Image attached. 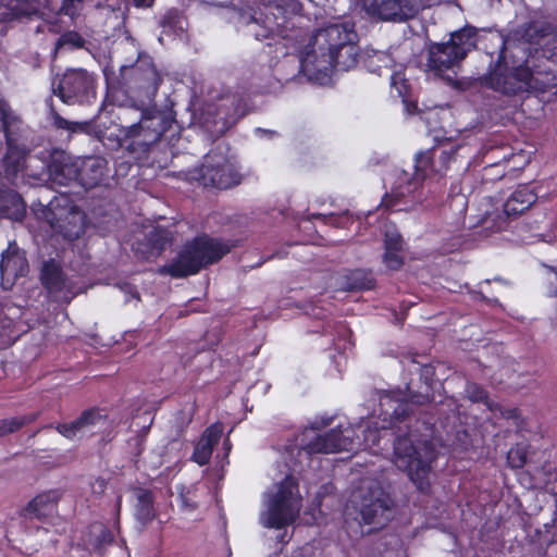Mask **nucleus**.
<instances>
[{"label": "nucleus", "instance_id": "1", "mask_svg": "<svg viewBox=\"0 0 557 557\" xmlns=\"http://www.w3.org/2000/svg\"><path fill=\"white\" fill-rule=\"evenodd\" d=\"M380 407L387 428L395 435L394 463L406 472L416 487L426 493L430 490L429 474L431 465L436 458L433 444L429 440H420V425L430 430V423L421 422L414 414V405L406 399L385 394L380 397Z\"/></svg>", "mask_w": 557, "mask_h": 557}, {"label": "nucleus", "instance_id": "2", "mask_svg": "<svg viewBox=\"0 0 557 557\" xmlns=\"http://www.w3.org/2000/svg\"><path fill=\"white\" fill-rule=\"evenodd\" d=\"M111 113L119 120L116 144L141 159L150 148L164 139L169 143L177 138V123L172 109L159 110L156 104L146 103L129 108L123 115L121 108Z\"/></svg>", "mask_w": 557, "mask_h": 557}, {"label": "nucleus", "instance_id": "3", "mask_svg": "<svg viewBox=\"0 0 557 557\" xmlns=\"http://www.w3.org/2000/svg\"><path fill=\"white\" fill-rule=\"evenodd\" d=\"M164 74L148 54H139L134 64L121 66L119 75L106 74V102L129 113V108L151 103L163 83Z\"/></svg>", "mask_w": 557, "mask_h": 557}, {"label": "nucleus", "instance_id": "4", "mask_svg": "<svg viewBox=\"0 0 557 557\" xmlns=\"http://www.w3.org/2000/svg\"><path fill=\"white\" fill-rule=\"evenodd\" d=\"M235 247V240L198 234L186 242L177 257L164 265L162 272L175 278L195 275L218 263Z\"/></svg>", "mask_w": 557, "mask_h": 557}, {"label": "nucleus", "instance_id": "5", "mask_svg": "<svg viewBox=\"0 0 557 557\" xmlns=\"http://www.w3.org/2000/svg\"><path fill=\"white\" fill-rule=\"evenodd\" d=\"M506 42L502 40L496 59H492L486 73L478 77L481 87L507 97L528 91L533 81V71L527 62L509 66Z\"/></svg>", "mask_w": 557, "mask_h": 557}, {"label": "nucleus", "instance_id": "6", "mask_svg": "<svg viewBox=\"0 0 557 557\" xmlns=\"http://www.w3.org/2000/svg\"><path fill=\"white\" fill-rule=\"evenodd\" d=\"M466 146L450 143L419 151L414 156V171L409 180L412 190L417 189L428 178H442L454 164H460L463 156L460 153Z\"/></svg>", "mask_w": 557, "mask_h": 557}, {"label": "nucleus", "instance_id": "7", "mask_svg": "<svg viewBox=\"0 0 557 557\" xmlns=\"http://www.w3.org/2000/svg\"><path fill=\"white\" fill-rule=\"evenodd\" d=\"M52 94L67 106H85L97 98V75L82 67H67L53 79Z\"/></svg>", "mask_w": 557, "mask_h": 557}, {"label": "nucleus", "instance_id": "8", "mask_svg": "<svg viewBox=\"0 0 557 557\" xmlns=\"http://www.w3.org/2000/svg\"><path fill=\"white\" fill-rule=\"evenodd\" d=\"M199 181L206 187L227 189L239 184L240 176L225 156L210 150L200 166Z\"/></svg>", "mask_w": 557, "mask_h": 557}, {"label": "nucleus", "instance_id": "9", "mask_svg": "<svg viewBox=\"0 0 557 557\" xmlns=\"http://www.w3.org/2000/svg\"><path fill=\"white\" fill-rule=\"evenodd\" d=\"M392 498L381 488L370 491L361 498L360 523L370 525L368 533L383 529L392 519Z\"/></svg>", "mask_w": 557, "mask_h": 557}, {"label": "nucleus", "instance_id": "10", "mask_svg": "<svg viewBox=\"0 0 557 557\" xmlns=\"http://www.w3.org/2000/svg\"><path fill=\"white\" fill-rule=\"evenodd\" d=\"M39 280L49 296L57 298L63 293V300L66 304L78 294L76 283L67 277L62 267L52 258L44 261Z\"/></svg>", "mask_w": 557, "mask_h": 557}, {"label": "nucleus", "instance_id": "11", "mask_svg": "<svg viewBox=\"0 0 557 557\" xmlns=\"http://www.w3.org/2000/svg\"><path fill=\"white\" fill-rule=\"evenodd\" d=\"M41 207L36 210V203L32 205V209L38 218L45 220L53 228H63L65 223H71L70 219L81 215V211L74 200L66 194H59L50 199L47 203L38 202Z\"/></svg>", "mask_w": 557, "mask_h": 557}, {"label": "nucleus", "instance_id": "12", "mask_svg": "<svg viewBox=\"0 0 557 557\" xmlns=\"http://www.w3.org/2000/svg\"><path fill=\"white\" fill-rule=\"evenodd\" d=\"M7 151L1 160L3 175L8 182L14 183L18 175L26 169V160L29 149L21 140L20 134H7L3 136Z\"/></svg>", "mask_w": 557, "mask_h": 557}, {"label": "nucleus", "instance_id": "13", "mask_svg": "<svg viewBox=\"0 0 557 557\" xmlns=\"http://www.w3.org/2000/svg\"><path fill=\"white\" fill-rule=\"evenodd\" d=\"M28 261L18 247L10 244L2 252L0 260L1 286L9 290L16 283V280L28 272Z\"/></svg>", "mask_w": 557, "mask_h": 557}, {"label": "nucleus", "instance_id": "14", "mask_svg": "<svg viewBox=\"0 0 557 557\" xmlns=\"http://www.w3.org/2000/svg\"><path fill=\"white\" fill-rule=\"evenodd\" d=\"M48 173L51 182L60 186H67L72 182L78 183V161L64 150L54 149L48 162Z\"/></svg>", "mask_w": 557, "mask_h": 557}, {"label": "nucleus", "instance_id": "15", "mask_svg": "<svg viewBox=\"0 0 557 557\" xmlns=\"http://www.w3.org/2000/svg\"><path fill=\"white\" fill-rule=\"evenodd\" d=\"M366 11L383 21H406L414 15L410 0H360Z\"/></svg>", "mask_w": 557, "mask_h": 557}, {"label": "nucleus", "instance_id": "16", "mask_svg": "<svg viewBox=\"0 0 557 557\" xmlns=\"http://www.w3.org/2000/svg\"><path fill=\"white\" fill-rule=\"evenodd\" d=\"M462 57L447 42H432L428 50V66L441 74L462 61Z\"/></svg>", "mask_w": 557, "mask_h": 557}, {"label": "nucleus", "instance_id": "17", "mask_svg": "<svg viewBox=\"0 0 557 557\" xmlns=\"http://www.w3.org/2000/svg\"><path fill=\"white\" fill-rule=\"evenodd\" d=\"M78 183L86 189L101 184L107 176L108 162L102 157L89 156L78 161Z\"/></svg>", "mask_w": 557, "mask_h": 557}, {"label": "nucleus", "instance_id": "18", "mask_svg": "<svg viewBox=\"0 0 557 557\" xmlns=\"http://www.w3.org/2000/svg\"><path fill=\"white\" fill-rule=\"evenodd\" d=\"M347 441L339 428H334L308 442L304 449L309 454H332L346 448Z\"/></svg>", "mask_w": 557, "mask_h": 557}, {"label": "nucleus", "instance_id": "19", "mask_svg": "<svg viewBox=\"0 0 557 557\" xmlns=\"http://www.w3.org/2000/svg\"><path fill=\"white\" fill-rule=\"evenodd\" d=\"M537 200L536 193L527 184L519 185L504 203L508 216H518L531 208Z\"/></svg>", "mask_w": 557, "mask_h": 557}, {"label": "nucleus", "instance_id": "20", "mask_svg": "<svg viewBox=\"0 0 557 557\" xmlns=\"http://www.w3.org/2000/svg\"><path fill=\"white\" fill-rule=\"evenodd\" d=\"M61 496L62 493L59 490L40 493L28 502L24 510L38 520H45L57 509Z\"/></svg>", "mask_w": 557, "mask_h": 557}, {"label": "nucleus", "instance_id": "21", "mask_svg": "<svg viewBox=\"0 0 557 557\" xmlns=\"http://www.w3.org/2000/svg\"><path fill=\"white\" fill-rule=\"evenodd\" d=\"M356 33L352 28L344 24H332L327 27L319 30L318 37L323 38L324 42L321 46L322 49L327 50V54L341 48L346 41L355 40Z\"/></svg>", "mask_w": 557, "mask_h": 557}, {"label": "nucleus", "instance_id": "22", "mask_svg": "<svg viewBox=\"0 0 557 557\" xmlns=\"http://www.w3.org/2000/svg\"><path fill=\"white\" fill-rule=\"evenodd\" d=\"M295 520L293 502L272 497L269 504L267 527L283 529Z\"/></svg>", "mask_w": 557, "mask_h": 557}, {"label": "nucleus", "instance_id": "23", "mask_svg": "<svg viewBox=\"0 0 557 557\" xmlns=\"http://www.w3.org/2000/svg\"><path fill=\"white\" fill-rule=\"evenodd\" d=\"M26 213V203L13 189L0 190V218L22 221Z\"/></svg>", "mask_w": 557, "mask_h": 557}, {"label": "nucleus", "instance_id": "24", "mask_svg": "<svg viewBox=\"0 0 557 557\" xmlns=\"http://www.w3.org/2000/svg\"><path fill=\"white\" fill-rule=\"evenodd\" d=\"M0 7L5 9L4 15L10 18H34L42 17L44 13L40 11V3L37 0H0Z\"/></svg>", "mask_w": 557, "mask_h": 557}, {"label": "nucleus", "instance_id": "25", "mask_svg": "<svg viewBox=\"0 0 557 557\" xmlns=\"http://www.w3.org/2000/svg\"><path fill=\"white\" fill-rule=\"evenodd\" d=\"M172 242V235L165 227H153L145 237V243H138L137 252L147 256L160 255Z\"/></svg>", "mask_w": 557, "mask_h": 557}, {"label": "nucleus", "instance_id": "26", "mask_svg": "<svg viewBox=\"0 0 557 557\" xmlns=\"http://www.w3.org/2000/svg\"><path fill=\"white\" fill-rule=\"evenodd\" d=\"M357 58L358 46L355 40H349L329 54V62L335 70L348 71L357 64Z\"/></svg>", "mask_w": 557, "mask_h": 557}, {"label": "nucleus", "instance_id": "27", "mask_svg": "<svg viewBox=\"0 0 557 557\" xmlns=\"http://www.w3.org/2000/svg\"><path fill=\"white\" fill-rule=\"evenodd\" d=\"M478 42V30L471 25H466L459 30L450 34L449 44L454 46V49L459 55L465 59L467 54L476 48Z\"/></svg>", "mask_w": 557, "mask_h": 557}, {"label": "nucleus", "instance_id": "28", "mask_svg": "<svg viewBox=\"0 0 557 557\" xmlns=\"http://www.w3.org/2000/svg\"><path fill=\"white\" fill-rule=\"evenodd\" d=\"M48 120L50 125L57 131H64L69 134L88 133L90 123L70 121L63 117L55 109L52 99L49 100L48 104Z\"/></svg>", "mask_w": 557, "mask_h": 557}, {"label": "nucleus", "instance_id": "29", "mask_svg": "<svg viewBox=\"0 0 557 557\" xmlns=\"http://www.w3.org/2000/svg\"><path fill=\"white\" fill-rule=\"evenodd\" d=\"M136 518L143 524L151 522L156 518L154 495L151 490L138 487L136 490Z\"/></svg>", "mask_w": 557, "mask_h": 557}, {"label": "nucleus", "instance_id": "30", "mask_svg": "<svg viewBox=\"0 0 557 557\" xmlns=\"http://www.w3.org/2000/svg\"><path fill=\"white\" fill-rule=\"evenodd\" d=\"M0 125L3 136L22 133V119L14 113L10 103L2 97H0Z\"/></svg>", "mask_w": 557, "mask_h": 557}, {"label": "nucleus", "instance_id": "31", "mask_svg": "<svg viewBox=\"0 0 557 557\" xmlns=\"http://www.w3.org/2000/svg\"><path fill=\"white\" fill-rule=\"evenodd\" d=\"M40 416V412H32L21 417L0 419V438L20 431L27 424L35 422Z\"/></svg>", "mask_w": 557, "mask_h": 557}, {"label": "nucleus", "instance_id": "32", "mask_svg": "<svg viewBox=\"0 0 557 557\" xmlns=\"http://www.w3.org/2000/svg\"><path fill=\"white\" fill-rule=\"evenodd\" d=\"M375 280L371 273L357 269L350 271L346 276V288L348 290H370L374 288Z\"/></svg>", "mask_w": 557, "mask_h": 557}, {"label": "nucleus", "instance_id": "33", "mask_svg": "<svg viewBox=\"0 0 557 557\" xmlns=\"http://www.w3.org/2000/svg\"><path fill=\"white\" fill-rule=\"evenodd\" d=\"M79 422L83 424L85 433H91L92 429L99 424H104L108 420V414L104 409L100 407H91L85 409L78 416Z\"/></svg>", "mask_w": 557, "mask_h": 557}, {"label": "nucleus", "instance_id": "34", "mask_svg": "<svg viewBox=\"0 0 557 557\" xmlns=\"http://www.w3.org/2000/svg\"><path fill=\"white\" fill-rule=\"evenodd\" d=\"M85 42L86 40L79 33L75 30H66L55 41L54 50L59 51L65 47L70 50L79 49L85 46Z\"/></svg>", "mask_w": 557, "mask_h": 557}, {"label": "nucleus", "instance_id": "35", "mask_svg": "<svg viewBox=\"0 0 557 557\" xmlns=\"http://www.w3.org/2000/svg\"><path fill=\"white\" fill-rule=\"evenodd\" d=\"M466 392L469 399L473 403H481L491 410L497 407V404L490 399L488 392L478 383H469L466 387Z\"/></svg>", "mask_w": 557, "mask_h": 557}, {"label": "nucleus", "instance_id": "36", "mask_svg": "<svg viewBox=\"0 0 557 557\" xmlns=\"http://www.w3.org/2000/svg\"><path fill=\"white\" fill-rule=\"evenodd\" d=\"M160 26L162 27V33L169 36L174 35L178 29H182L181 15L178 11L175 9L168 10L160 20Z\"/></svg>", "mask_w": 557, "mask_h": 557}, {"label": "nucleus", "instance_id": "37", "mask_svg": "<svg viewBox=\"0 0 557 557\" xmlns=\"http://www.w3.org/2000/svg\"><path fill=\"white\" fill-rule=\"evenodd\" d=\"M82 425L83 424L79 422V419L77 417L73 421L58 423L55 425V430L65 438L75 440L78 436L81 437L86 434Z\"/></svg>", "mask_w": 557, "mask_h": 557}, {"label": "nucleus", "instance_id": "38", "mask_svg": "<svg viewBox=\"0 0 557 557\" xmlns=\"http://www.w3.org/2000/svg\"><path fill=\"white\" fill-rule=\"evenodd\" d=\"M391 85L400 98L411 96V85L404 71H395L391 74Z\"/></svg>", "mask_w": 557, "mask_h": 557}, {"label": "nucleus", "instance_id": "39", "mask_svg": "<svg viewBox=\"0 0 557 557\" xmlns=\"http://www.w3.org/2000/svg\"><path fill=\"white\" fill-rule=\"evenodd\" d=\"M213 448L201 440L195 445L191 460L199 466H206L210 462Z\"/></svg>", "mask_w": 557, "mask_h": 557}, {"label": "nucleus", "instance_id": "40", "mask_svg": "<svg viewBox=\"0 0 557 557\" xmlns=\"http://www.w3.org/2000/svg\"><path fill=\"white\" fill-rule=\"evenodd\" d=\"M297 487V481L293 475H286L280 483L276 493L273 495L274 498L282 500L292 502L293 491Z\"/></svg>", "mask_w": 557, "mask_h": 557}, {"label": "nucleus", "instance_id": "41", "mask_svg": "<svg viewBox=\"0 0 557 557\" xmlns=\"http://www.w3.org/2000/svg\"><path fill=\"white\" fill-rule=\"evenodd\" d=\"M222 426L218 423L211 424L203 431L201 436V441L206 444H209L214 449V446L219 443L222 436Z\"/></svg>", "mask_w": 557, "mask_h": 557}, {"label": "nucleus", "instance_id": "42", "mask_svg": "<svg viewBox=\"0 0 557 557\" xmlns=\"http://www.w3.org/2000/svg\"><path fill=\"white\" fill-rule=\"evenodd\" d=\"M541 53L543 58L553 63H557V35H553L546 39L541 47Z\"/></svg>", "mask_w": 557, "mask_h": 557}, {"label": "nucleus", "instance_id": "43", "mask_svg": "<svg viewBox=\"0 0 557 557\" xmlns=\"http://www.w3.org/2000/svg\"><path fill=\"white\" fill-rule=\"evenodd\" d=\"M113 542H114L113 532L106 525L101 524L100 532L96 536L95 542H94L95 549L100 550L103 547L111 545Z\"/></svg>", "mask_w": 557, "mask_h": 557}, {"label": "nucleus", "instance_id": "44", "mask_svg": "<svg viewBox=\"0 0 557 557\" xmlns=\"http://www.w3.org/2000/svg\"><path fill=\"white\" fill-rule=\"evenodd\" d=\"M401 250H385L383 261L391 270H399L404 264V259L399 255Z\"/></svg>", "mask_w": 557, "mask_h": 557}, {"label": "nucleus", "instance_id": "45", "mask_svg": "<svg viewBox=\"0 0 557 557\" xmlns=\"http://www.w3.org/2000/svg\"><path fill=\"white\" fill-rule=\"evenodd\" d=\"M83 0H62L58 14L67 15L72 20L78 15V7Z\"/></svg>", "mask_w": 557, "mask_h": 557}, {"label": "nucleus", "instance_id": "46", "mask_svg": "<svg viewBox=\"0 0 557 557\" xmlns=\"http://www.w3.org/2000/svg\"><path fill=\"white\" fill-rule=\"evenodd\" d=\"M403 237L397 232H386L384 238L385 250H403Z\"/></svg>", "mask_w": 557, "mask_h": 557}, {"label": "nucleus", "instance_id": "47", "mask_svg": "<svg viewBox=\"0 0 557 557\" xmlns=\"http://www.w3.org/2000/svg\"><path fill=\"white\" fill-rule=\"evenodd\" d=\"M507 460L511 468L519 469L525 465L527 456L518 449H510L507 454Z\"/></svg>", "mask_w": 557, "mask_h": 557}, {"label": "nucleus", "instance_id": "48", "mask_svg": "<svg viewBox=\"0 0 557 557\" xmlns=\"http://www.w3.org/2000/svg\"><path fill=\"white\" fill-rule=\"evenodd\" d=\"M232 104L234 107L232 116L240 117L247 113L248 103L244 97H233Z\"/></svg>", "mask_w": 557, "mask_h": 557}, {"label": "nucleus", "instance_id": "49", "mask_svg": "<svg viewBox=\"0 0 557 557\" xmlns=\"http://www.w3.org/2000/svg\"><path fill=\"white\" fill-rule=\"evenodd\" d=\"M408 114H416L419 112L418 102L411 99V96L401 98Z\"/></svg>", "mask_w": 557, "mask_h": 557}, {"label": "nucleus", "instance_id": "50", "mask_svg": "<svg viewBox=\"0 0 557 557\" xmlns=\"http://www.w3.org/2000/svg\"><path fill=\"white\" fill-rule=\"evenodd\" d=\"M154 1L156 0H125V3L138 9H148L153 5Z\"/></svg>", "mask_w": 557, "mask_h": 557}, {"label": "nucleus", "instance_id": "51", "mask_svg": "<svg viewBox=\"0 0 557 557\" xmlns=\"http://www.w3.org/2000/svg\"><path fill=\"white\" fill-rule=\"evenodd\" d=\"M500 414L506 419H518L520 418V411L518 408H508L500 410Z\"/></svg>", "mask_w": 557, "mask_h": 557}, {"label": "nucleus", "instance_id": "52", "mask_svg": "<svg viewBox=\"0 0 557 557\" xmlns=\"http://www.w3.org/2000/svg\"><path fill=\"white\" fill-rule=\"evenodd\" d=\"M325 220H327V223L332 224V225H335V226H339L341 225V220L343 219V216L341 215H334V214H331L330 216H323Z\"/></svg>", "mask_w": 557, "mask_h": 557}, {"label": "nucleus", "instance_id": "53", "mask_svg": "<svg viewBox=\"0 0 557 557\" xmlns=\"http://www.w3.org/2000/svg\"><path fill=\"white\" fill-rule=\"evenodd\" d=\"M549 271L554 272L555 274V277H556V286L550 289V296H554V297H557V269L554 268V267H547Z\"/></svg>", "mask_w": 557, "mask_h": 557}, {"label": "nucleus", "instance_id": "54", "mask_svg": "<svg viewBox=\"0 0 557 557\" xmlns=\"http://www.w3.org/2000/svg\"><path fill=\"white\" fill-rule=\"evenodd\" d=\"M143 443H144V438H141V437L136 438V447H137L136 456H139L143 453V450H144Z\"/></svg>", "mask_w": 557, "mask_h": 557}, {"label": "nucleus", "instance_id": "55", "mask_svg": "<svg viewBox=\"0 0 557 557\" xmlns=\"http://www.w3.org/2000/svg\"><path fill=\"white\" fill-rule=\"evenodd\" d=\"M462 145L465 146V144H462ZM460 153L463 156V158L461 159V163L454 164L453 168L456 166V169H460L462 166L463 160L467 158L466 153H469V149H468L467 145H466V148Z\"/></svg>", "mask_w": 557, "mask_h": 557}, {"label": "nucleus", "instance_id": "56", "mask_svg": "<svg viewBox=\"0 0 557 557\" xmlns=\"http://www.w3.org/2000/svg\"><path fill=\"white\" fill-rule=\"evenodd\" d=\"M306 35H307V32H304V33H302V30L300 29V30H299V33H298L297 35H295V38L297 39V38H299V37H304V36H306Z\"/></svg>", "mask_w": 557, "mask_h": 557}, {"label": "nucleus", "instance_id": "57", "mask_svg": "<svg viewBox=\"0 0 557 557\" xmlns=\"http://www.w3.org/2000/svg\"><path fill=\"white\" fill-rule=\"evenodd\" d=\"M50 32H54L57 33L58 30L55 29V25L54 24H51V27L49 28Z\"/></svg>", "mask_w": 557, "mask_h": 557}, {"label": "nucleus", "instance_id": "58", "mask_svg": "<svg viewBox=\"0 0 557 557\" xmlns=\"http://www.w3.org/2000/svg\"><path fill=\"white\" fill-rule=\"evenodd\" d=\"M469 166H470V162H469V161L465 162L463 170H468V169H469Z\"/></svg>", "mask_w": 557, "mask_h": 557}, {"label": "nucleus", "instance_id": "59", "mask_svg": "<svg viewBox=\"0 0 557 557\" xmlns=\"http://www.w3.org/2000/svg\"><path fill=\"white\" fill-rule=\"evenodd\" d=\"M82 231H83V230H82V227H79V231H76V232H75V237H78V236H79V233H81Z\"/></svg>", "mask_w": 557, "mask_h": 557}, {"label": "nucleus", "instance_id": "60", "mask_svg": "<svg viewBox=\"0 0 557 557\" xmlns=\"http://www.w3.org/2000/svg\"><path fill=\"white\" fill-rule=\"evenodd\" d=\"M120 507H121V498H119V500H117V509H120Z\"/></svg>", "mask_w": 557, "mask_h": 557}]
</instances>
